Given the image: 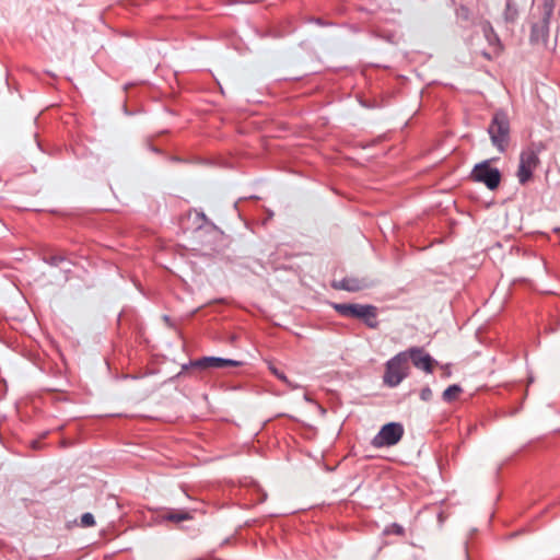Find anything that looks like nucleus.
Returning a JSON list of instances; mask_svg holds the SVG:
<instances>
[{
    "label": "nucleus",
    "mask_w": 560,
    "mask_h": 560,
    "mask_svg": "<svg viewBox=\"0 0 560 560\" xmlns=\"http://www.w3.org/2000/svg\"><path fill=\"white\" fill-rule=\"evenodd\" d=\"M194 365L201 369H224L228 366H238L241 362L231 359L206 357L196 361Z\"/></svg>",
    "instance_id": "obj_8"
},
{
    "label": "nucleus",
    "mask_w": 560,
    "mask_h": 560,
    "mask_svg": "<svg viewBox=\"0 0 560 560\" xmlns=\"http://www.w3.org/2000/svg\"><path fill=\"white\" fill-rule=\"evenodd\" d=\"M334 308L342 316L362 319L370 328H376L377 310L373 305L363 304H335Z\"/></svg>",
    "instance_id": "obj_2"
},
{
    "label": "nucleus",
    "mask_w": 560,
    "mask_h": 560,
    "mask_svg": "<svg viewBox=\"0 0 560 560\" xmlns=\"http://www.w3.org/2000/svg\"><path fill=\"white\" fill-rule=\"evenodd\" d=\"M408 374L409 365L406 360V353L401 351L387 361L383 382L389 387H396L408 376Z\"/></svg>",
    "instance_id": "obj_3"
},
{
    "label": "nucleus",
    "mask_w": 560,
    "mask_h": 560,
    "mask_svg": "<svg viewBox=\"0 0 560 560\" xmlns=\"http://www.w3.org/2000/svg\"><path fill=\"white\" fill-rule=\"evenodd\" d=\"M546 7L548 8V13H550L552 9V0H546Z\"/></svg>",
    "instance_id": "obj_17"
},
{
    "label": "nucleus",
    "mask_w": 560,
    "mask_h": 560,
    "mask_svg": "<svg viewBox=\"0 0 560 560\" xmlns=\"http://www.w3.org/2000/svg\"><path fill=\"white\" fill-rule=\"evenodd\" d=\"M163 520L179 523L183 521H188L192 518V515L190 512L185 510H171L162 515Z\"/></svg>",
    "instance_id": "obj_10"
},
{
    "label": "nucleus",
    "mask_w": 560,
    "mask_h": 560,
    "mask_svg": "<svg viewBox=\"0 0 560 560\" xmlns=\"http://www.w3.org/2000/svg\"><path fill=\"white\" fill-rule=\"evenodd\" d=\"M405 533V529L402 526L398 525V524H392L389 526H387L385 529H384V534L385 535H398V536H401L404 535Z\"/></svg>",
    "instance_id": "obj_13"
},
{
    "label": "nucleus",
    "mask_w": 560,
    "mask_h": 560,
    "mask_svg": "<svg viewBox=\"0 0 560 560\" xmlns=\"http://www.w3.org/2000/svg\"><path fill=\"white\" fill-rule=\"evenodd\" d=\"M37 442H33V447H36L37 446Z\"/></svg>",
    "instance_id": "obj_18"
},
{
    "label": "nucleus",
    "mask_w": 560,
    "mask_h": 560,
    "mask_svg": "<svg viewBox=\"0 0 560 560\" xmlns=\"http://www.w3.org/2000/svg\"><path fill=\"white\" fill-rule=\"evenodd\" d=\"M460 393H462V388L458 385H451L444 390L443 399L445 401L451 402V401L455 400Z\"/></svg>",
    "instance_id": "obj_11"
},
{
    "label": "nucleus",
    "mask_w": 560,
    "mask_h": 560,
    "mask_svg": "<svg viewBox=\"0 0 560 560\" xmlns=\"http://www.w3.org/2000/svg\"><path fill=\"white\" fill-rule=\"evenodd\" d=\"M492 144L498 148L500 152H504L510 133V124L508 116L503 112H497L488 128Z\"/></svg>",
    "instance_id": "obj_4"
},
{
    "label": "nucleus",
    "mask_w": 560,
    "mask_h": 560,
    "mask_svg": "<svg viewBox=\"0 0 560 560\" xmlns=\"http://www.w3.org/2000/svg\"><path fill=\"white\" fill-rule=\"evenodd\" d=\"M432 395H433V393H432L431 388H430V387H428V386L423 387V388L421 389V392H420V398H421L423 401H429V400H431Z\"/></svg>",
    "instance_id": "obj_15"
},
{
    "label": "nucleus",
    "mask_w": 560,
    "mask_h": 560,
    "mask_svg": "<svg viewBox=\"0 0 560 560\" xmlns=\"http://www.w3.org/2000/svg\"><path fill=\"white\" fill-rule=\"evenodd\" d=\"M80 525H81L82 527H92V526H94V525H95V520H94L93 514H91V513H84V514L81 516Z\"/></svg>",
    "instance_id": "obj_14"
},
{
    "label": "nucleus",
    "mask_w": 560,
    "mask_h": 560,
    "mask_svg": "<svg viewBox=\"0 0 560 560\" xmlns=\"http://www.w3.org/2000/svg\"><path fill=\"white\" fill-rule=\"evenodd\" d=\"M471 178L475 182L483 183L489 189H495L501 180V174L498 168H493L489 165L488 161L477 164L472 172Z\"/></svg>",
    "instance_id": "obj_6"
},
{
    "label": "nucleus",
    "mask_w": 560,
    "mask_h": 560,
    "mask_svg": "<svg viewBox=\"0 0 560 560\" xmlns=\"http://www.w3.org/2000/svg\"><path fill=\"white\" fill-rule=\"evenodd\" d=\"M406 360H411L415 368L424 371L425 373H432L438 362L420 347H411L405 351Z\"/></svg>",
    "instance_id": "obj_7"
},
{
    "label": "nucleus",
    "mask_w": 560,
    "mask_h": 560,
    "mask_svg": "<svg viewBox=\"0 0 560 560\" xmlns=\"http://www.w3.org/2000/svg\"><path fill=\"white\" fill-rule=\"evenodd\" d=\"M365 287L362 280L355 279V278H345L340 280L337 284H335V288L355 292L360 291Z\"/></svg>",
    "instance_id": "obj_9"
},
{
    "label": "nucleus",
    "mask_w": 560,
    "mask_h": 560,
    "mask_svg": "<svg viewBox=\"0 0 560 560\" xmlns=\"http://www.w3.org/2000/svg\"><path fill=\"white\" fill-rule=\"evenodd\" d=\"M402 435V425L397 422H390L382 427L380 432L373 438L372 445L375 447L393 446L401 440Z\"/></svg>",
    "instance_id": "obj_5"
},
{
    "label": "nucleus",
    "mask_w": 560,
    "mask_h": 560,
    "mask_svg": "<svg viewBox=\"0 0 560 560\" xmlns=\"http://www.w3.org/2000/svg\"><path fill=\"white\" fill-rule=\"evenodd\" d=\"M62 260H63V258L55 256V257L50 258V264L56 266Z\"/></svg>",
    "instance_id": "obj_16"
},
{
    "label": "nucleus",
    "mask_w": 560,
    "mask_h": 560,
    "mask_svg": "<svg viewBox=\"0 0 560 560\" xmlns=\"http://www.w3.org/2000/svg\"><path fill=\"white\" fill-rule=\"evenodd\" d=\"M270 371L272 372V374L278 377L280 381H282L283 383H285L289 387L291 388H295L294 385L291 384V382L288 380V377L285 376V374L280 371L279 369H277L276 366H270Z\"/></svg>",
    "instance_id": "obj_12"
},
{
    "label": "nucleus",
    "mask_w": 560,
    "mask_h": 560,
    "mask_svg": "<svg viewBox=\"0 0 560 560\" xmlns=\"http://www.w3.org/2000/svg\"><path fill=\"white\" fill-rule=\"evenodd\" d=\"M545 150L541 142L532 143L521 152L520 165L516 173L518 182L526 184L533 176L534 171L539 165V154Z\"/></svg>",
    "instance_id": "obj_1"
}]
</instances>
